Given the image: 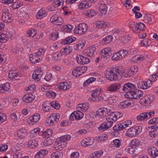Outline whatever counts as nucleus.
<instances>
[{"mask_svg": "<svg viewBox=\"0 0 158 158\" xmlns=\"http://www.w3.org/2000/svg\"><path fill=\"white\" fill-rule=\"evenodd\" d=\"M113 39V37L112 35H108L102 40V42L103 44H107L110 43Z\"/></svg>", "mask_w": 158, "mask_h": 158, "instance_id": "nucleus-40", "label": "nucleus"}, {"mask_svg": "<svg viewBox=\"0 0 158 158\" xmlns=\"http://www.w3.org/2000/svg\"><path fill=\"white\" fill-rule=\"evenodd\" d=\"M111 126V123H109L107 121L106 122H104L101 124L98 127V129L100 131H103L106 130Z\"/></svg>", "mask_w": 158, "mask_h": 158, "instance_id": "nucleus-25", "label": "nucleus"}, {"mask_svg": "<svg viewBox=\"0 0 158 158\" xmlns=\"http://www.w3.org/2000/svg\"><path fill=\"white\" fill-rule=\"evenodd\" d=\"M84 114L78 110L77 111H75L72 113L70 116L69 118L71 120H80L83 118Z\"/></svg>", "mask_w": 158, "mask_h": 158, "instance_id": "nucleus-12", "label": "nucleus"}, {"mask_svg": "<svg viewBox=\"0 0 158 158\" xmlns=\"http://www.w3.org/2000/svg\"><path fill=\"white\" fill-rule=\"evenodd\" d=\"M104 110L103 108H99L97 111V116L100 117L105 116V114H104Z\"/></svg>", "mask_w": 158, "mask_h": 158, "instance_id": "nucleus-60", "label": "nucleus"}, {"mask_svg": "<svg viewBox=\"0 0 158 158\" xmlns=\"http://www.w3.org/2000/svg\"><path fill=\"white\" fill-rule=\"evenodd\" d=\"M47 15V13L45 10L41 9L38 11L36 16L38 19H41L44 18Z\"/></svg>", "mask_w": 158, "mask_h": 158, "instance_id": "nucleus-26", "label": "nucleus"}, {"mask_svg": "<svg viewBox=\"0 0 158 158\" xmlns=\"http://www.w3.org/2000/svg\"><path fill=\"white\" fill-rule=\"evenodd\" d=\"M92 94L91 96L94 98L98 97V99H100L101 97L100 96V94L102 92L101 89L99 88H98L95 90H92Z\"/></svg>", "mask_w": 158, "mask_h": 158, "instance_id": "nucleus-29", "label": "nucleus"}, {"mask_svg": "<svg viewBox=\"0 0 158 158\" xmlns=\"http://www.w3.org/2000/svg\"><path fill=\"white\" fill-rule=\"evenodd\" d=\"M124 69L120 67V70L121 71V77L123 76L124 77H129L133 75V73L129 70L125 72H124Z\"/></svg>", "mask_w": 158, "mask_h": 158, "instance_id": "nucleus-30", "label": "nucleus"}, {"mask_svg": "<svg viewBox=\"0 0 158 158\" xmlns=\"http://www.w3.org/2000/svg\"><path fill=\"white\" fill-rule=\"evenodd\" d=\"M58 32L57 31L53 32L50 34V40L54 41L58 38Z\"/></svg>", "mask_w": 158, "mask_h": 158, "instance_id": "nucleus-53", "label": "nucleus"}, {"mask_svg": "<svg viewBox=\"0 0 158 158\" xmlns=\"http://www.w3.org/2000/svg\"><path fill=\"white\" fill-rule=\"evenodd\" d=\"M63 54L61 53L60 50L59 52H56L53 53V57L54 59L56 60H60L62 58Z\"/></svg>", "mask_w": 158, "mask_h": 158, "instance_id": "nucleus-44", "label": "nucleus"}, {"mask_svg": "<svg viewBox=\"0 0 158 158\" xmlns=\"http://www.w3.org/2000/svg\"><path fill=\"white\" fill-rule=\"evenodd\" d=\"M106 120L109 123H111V126H112L113 123V122L116 121L117 120L114 112H111L109 115H108V116L106 117Z\"/></svg>", "mask_w": 158, "mask_h": 158, "instance_id": "nucleus-24", "label": "nucleus"}, {"mask_svg": "<svg viewBox=\"0 0 158 158\" xmlns=\"http://www.w3.org/2000/svg\"><path fill=\"white\" fill-rule=\"evenodd\" d=\"M122 58H124L128 54V51L126 50H121L119 51Z\"/></svg>", "mask_w": 158, "mask_h": 158, "instance_id": "nucleus-64", "label": "nucleus"}, {"mask_svg": "<svg viewBox=\"0 0 158 158\" xmlns=\"http://www.w3.org/2000/svg\"><path fill=\"white\" fill-rule=\"evenodd\" d=\"M147 113L144 112L140 114L137 117V120L139 121H141L148 118Z\"/></svg>", "mask_w": 158, "mask_h": 158, "instance_id": "nucleus-33", "label": "nucleus"}, {"mask_svg": "<svg viewBox=\"0 0 158 158\" xmlns=\"http://www.w3.org/2000/svg\"><path fill=\"white\" fill-rule=\"evenodd\" d=\"M51 106L56 109H58L60 107L59 104L56 101H53L52 102H51Z\"/></svg>", "mask_w": 158, "mask_h": 158, "instance_id": "nucleus-63", "label": "nucleus"}, {"mask_svg": "<svg viewBox=\"0 0 158 158\" xmlns=\"http://www.w3.org/2000/svg\"><path fill=\"white\" fill-rule=\"evenodd\" d=\"M76 59L77 62L80 64H87L90 61L89 57L85 54L84 52L82 55H77Z\"/></svg>", "mask_w": 158, "mask_h": 158, "instance_id": "nucleus-6", "label": "nucleus"}, {"mask_svg": "<svg viewBox=\"0 0 158 158\" xmlns=\"http://www.w3.org/2000/svg\"><path fill=\"white\" fill-rule=\"evenodd\" d=\"M134 99H137V98H140L143 95V93L142 91L140 90L136 89L134 90Z\"/></svg>", "mask_w": 158, "mask_h": 158, "instance_id": "nucleus-49", "label": "nucleus"}, {"mask_svg": "<svg viewBox=\"0 0 158 158\" xmlns=\"http://www.w3.org/2000/svg\"><path fill=\"white\" fill-rule=\"evenodd\" d=\"M92 6L91 2L89 1H84L78 5V8L80 10H84Z\"/></svg>", "mask_w": 158, "mask_h": 158, "instance_id": "nucleus-17", "label": "nucleus"}, {"mask_svg": "<svg viewBox=\"0 0 158 158\" xmlns=\"http://www.w3.org/2000/svg\"><path fill=\"white\" fill-rule=\"evenodd\" d=\"M121 73L120 67L118 66L108 68L105 72V77L107 80L111 81L118 80L121 77Z\"/></svg>", "mask_w": 158, "mask_h": 158, "instance_id": "nucleus-1", "label": "nucleus"}, {"mask_svg": "<svg viewBox=\"0 0 158 158\" xmlns=\"http://www.w3.org/2000/svg\"><path fill=\"white\" fill-rule=\"evenodd\" d=\"M37 33V31L34 29L28 30L26 33L27 36L29 37H33L35 36Z\"/></svg>", "mask_w": 158, "mask_h": 158, "instance_id": "nucleus-38", "label": "nucleus"}, {"mask_svg": "<svg viewBox=\"0 0 158 158\" xmlns=\"http://www.w3.org/2000/svg\"><path fill=\"white\" fill-rule=\"evenodd\" d=\"M71 87V83L69 81H66L59 83L58 87L60 89L65 90L70 89Z\"/></svg>", "mask_w": 158, "mask_h": 158, "instance_id": "nucleus-18", "label": "nucleus"}, {"mask_svg": "<svg viewBox=\"0 0 158 158\" xmlns=\"http://www.w3.org/2000/svg\"><path fill=\"white\" fill-rule=\"evenodd\" d=\"M70 139L71 136L69 135H64L57 138L54 143V149L56 150H62L66 146V141Z\"/></svg>", "mask_w": 158, "mask_h": 158, "instance_id": "nucleus-2", "label": "nucleus"}, {"mask_svg": "<svg viewBox=\"0 0 158 158\" xmlns=\"http://www.w3.org/2000/svg\"><path fill=\"white\" fill-rule=\"evenodd\" d=\"M134 90L128 92L125 94L126 98L129 99H134Z\"/></svg>", "mask_w": 158, "mask_h": 158, "instance_id": "nucleus-51", "label": "nucleus"}, {"mask_svg": "<svg viewBox=\"0 0 158 158\" xmlns=\"http://www.w3.org/2000/svg\"><path fill=\"white\" fill-rule=\"evenodd\" d=\"M150 57V55L136 56L133 57V59L136 60L137 62H139L148 59Z\"/></svg>", "mask_w": 158, "mask_h": 158, "instance_id": "nucleus-31", "label": "nucleus"}, {"mask_svg": "<svg viewBox=\"0 0 158 158\" xmlns=\"http://www.w3.org/2000/svg\"><path fill=\"white\" fill-rule=\"evenodd\" d=\"M38 145L37 142L35 139L30 140L28 143L29 147L31 148H33L37 146Z\"/></svg>", "mask_w": 158, "mask_h": 158, "instance_id": "nucleus-52", "label": "nucleus"}, {"mask_svg": "<svg viewBox=\"0 0 158 158\" xmlns=\"http://www.w3.org/2000/svg\"><path fill=\"white\" fill-rule=\"evenodd\" d=\"M88 28L87 24L83 23L80 24L76 26L75 28L74 32L76 34H83L86 32Z\"/></svg>", "mask_w": 158, "mask_h": 158, "instance_id": "nucleus-4", "label": "nucleus"}, {"mask_svg": "<svg viewBox=\"0 0 158 158\" xmlns=\"http://www.w3.org/2000/svg\"><path fill=\"white\" fill-rule=\"evenodd\" d=\"M130 37L127 35L120 36L119 37V39L120 41V42L123 44H126L129 42L130 40Z\"/></svg>", "mask_w": 158, "mask_h": 158, "instance_id": "nucleus-36", "label": "nucleus"}, {"mask_svg": "<svg viewBox=\"0 0 158 158\" xmlns=\"http://www.w3.org/2000/svg\"><path fill=\"white\" fill-rule=\"evenodd\" d=\"M137 25V31H139V32L143 30L144 29V25L141 23H136Z\"/></svg>", "mask_w": 158, "mask_h": 158, "instance_id": "nucleus-59", "label": "nucleus"}, {"mask_svg": "<svg viewBox=\"0 0 158 158\" xmlns=\"http://www.w3.org/2000/svg\"><path fill=\"white\" fill-rule=\"evenodd\" d=\"M137 86L138 88L139 89H145L148 88L147 82L145 81L139 82L137 84Z\"/></svg>", "mask_w": 158, "mask_h": 158, "instance_id": "nucleus-42", "label": "nucleus"}, {"mask_svg": "<svg viewBox=\"0 0 158 158\" xmlns=\"http://www.w3.org/2000/svg\"><path fill=\"white\" fill-rule=\"evenodd\" d=\"M60 117L59 114L57 113L52 114L47 119V122L50 125L53 126L59 120Z\"/></svg>", "mask_w": 158, "mask_h": 158, "instance_id": "nucleus-11", "label": "nucleus"}, {"mask_svg": "<svg viewBox=\"0 0 158 158\" xmlns=\"http://www.w3.org/2000/svg\"><path fill=\"white\" fill-rule=\"evenodd\" d=\"M103 152L102 150H99L93 153L90 155L92 158H98L103 154Z\"/></svg>", "mask_w": 158, "mask_h": 158, "instance_id": "nucleus-47", "label": "nucleus"}, {"mask_svg": "<svg viewBox=\"0 0 158 158\" xmlns=\"http://www.w3.org/2000/svg\"><path fill=\"white\" fill-rule=\"evenodd\" d=\"M148 154L152 158H155L158 156V150L154 147H150L148 150Z\"/></svg>", "mask_w": 158, "mask_h": 158, "instance_id": "nucleus-19", "label": "nucleus"}, {"mask_svg": "<svg viewBox=\"0 0 158 158\" xmlns=\"http://www.w3.org/2000/svg\"><path fill=\"white\" fill-rule=\"evenodd\" d=\"M96 140L98 141H104L107 139V135L106 134H102L96 136L95 137Z\"/></svg>", "mask_w": 158, "mask_h": 158, "instance_id": "nucleus-46", "label": "nucleus"}, {"mask_svg": "<svg viewBox=\"0 0 158 158\" xmlns=\"http://www.w3.org/2000/svg\"><path fill=\"white\" fill-rule=\"evenodd\" d=\"M140 143V141L139 139H132L130 144V145L134 148L139 146Z\"/></svg>", "mask_w": 158, "mask_h": 158, "instance_id": "nucleus-48", "label": "nucleus"}, {"mask_svg": "<svg viewBox=\"0 0 158 158\" xmlns=\"http://www.w3.org/2000/svg\"><path fill=\"white\" fill-rule=\"evenodd\" d=\"M152 16L150 15H147L144 17L143 21L146 23L151 24L153 23L152 21Z\"/></svg>", "mask_w": 158, "mask_h": 158, "instance_id": "nucleus-43", "label": "nucleus"}, {"mask_svg": "<svg viewBox=\"0 0 158 158\" xmlns=\"http://www.w3.org/2000/svg\"><path fill=\"white\" fill-rule=\"evenodd\" d=\"M135 89V85L131 83L125 84L123 85V90L126 93L131 91L134 90Z\"/></svg>", "mask_w": 158, "mask_h": 158, "instance_id": "nucleus-22", "label": "nucleus"}, {"mask_svg": "<svg viewBox=\"0 0 158 158\" xmlns=\"http://www.w3.org/2000/svg\"><path fill=\"white\" fill-rule=\"evenodd\" d=\"M64 2V1L63 0H56L54 1L52 3L53 5L57 8L61 5H63Z\"/></svg>", "mask_w": 158, "mask_h": 158, "instance_id": "nucleus-54", "label": "nucleus"}, {"mask_svg": "<svg viewBox=\"0 0 158 158\" xmlns=\"http://www.w3.org/2000/svg\"><path fill=\"white\" fill-rule=\"evenodd\" d=\"M111 49L110 48L107 47L102 49L100 53L102 59L106 61L110 57V53L111 52Z\"/></svg>", "mask_w": 158, "mask_h": 158, "instance_id": "nucleus-10", "label": "nucleus"}, {"mask_svg": "<svg viewBox=\"0 0 158 158\" xmlns=\"http://www.w3.org/2000/svg\"><path fill=\"white\" fill-rule=\"evenodd\" d=\"M8 77L10 79L13 80H17L20 77V73L16 70H11L9 72Z\"/></svg>", "mask_w": 158, "mask_h": 158, "instance_id": "nucleus-13", "label": "nucleus"}, {"mask_svg": "<svg viewBox=\"0 0 158 158\" xmlns=\"http://www.w3.org/2000/svg\"><path fill=\"white\" fill-rule=\"evenodd\" d=\"M46 95L48 98L53 99L56 97V94L54 92L50 90L47 92Z\"/></svg>", "mask_w": 158, "mask_h": 158, "instance_id": "nucleus-55", "label": "nucleus"}, {"mask_svg": "<svg viewBox=\"0 0 158 158\" xmlns=\"http://www.w3.org/2000/svg\"><path fill=\"white\" fill-rule=\"evenodd\" d=\"M109 23L107 22H105L102 21H97L96 23V27L98 28H105L109 26Z\"/></svg>", "mask_w": 158, "mask_h": 158, "instance_id": "nucleus-27", "label": "nucleus"}, {"mask_svg": "<svg viewBox=\"0 0 158 158\" xmlns=\"http://www.w3.org/2000/svg\"><path fill=\"white\" fill-rule=\"evenodd\" d=\"M84 46L83 42L81 41H79L73 46L75 50H79L83 48Z\"/></svg>", "mask_w": 158, "mask_h": 158, "instance_id": "nucleus-39", "label": "nucleus"}, {"mask_svg": "<svg viewBox=\"0 0 158 158\" xmlns=\"http://www.w3.org/2000/svg\"><path fill=\"white\" fill-rule=\"evenodd\" d=\"M85 15L89 17H92L96 15L95 10L94 9L88 10L85 11Z\"/></svg>", "mask_w": 158, "mask_h": 158, "instance_id": "nucleus-41", "label": "nucleus"}, {"mask_svg": "<svg viewBox=\"0 0 158 158\" xmlns=\"http://www.w3.org/2000/svg\"><path fill=\"white\" fill-rule=\"evenodd\" d=\"M122 59L119 52L114 54L112 57V60L114 61H117Z\"/></svg>", "mask_w": 158, "mask_h": 158, "instance_id": "nucleus-56", "label": "nucleus"}, {"mask_svg": "<svg viewBox=\"0 0 158 158\" xmlns=\"http://www.w3.org/2000/svg\"><path fill=\"white\" fill-rule=\"evenodd\" d=\"M120 86V84H113L107 88L108 90L112 91H115L119 89Z\"/></svg>", "mask_w": 158, "mask_h": 158, "instance_id": "nucleus-32", "label": "nucleus"}, {"mask_svg": "<svg viewBox=\"0 0 158 158\" xmlns=\"http://www.w3.org/2000/svg\"><path fill=\"white\" fill-rule=\"evenodd\" d=\"M51 23L56 25H62L64 22L63 19L58 15L55 14L53 15L50 18Z\"/></svg>", "mask_w": 158, "mask_h": 158, "instance_id": "nucleus-7", "label": "nucleus"}, {"mask_svg": "<svg viewBox=\"0 0 158 158\" xmlns=\"http://www.w3.org/2000/svg\"><path fill=\"white\" fill-rule=\"evenodd\" d=\"M6 35L5 34L2 33L0 35V42L5 43L7 42Z\"/></svg>", "mask_w": 158, "mask_h": 158, "instance_id": "nucleus-62", "label": "nucleus"}, {"mask_svg": "<svg viewBox=\"0 0 158 158\" xmlns=\"http://www.w3.org/2000/svg\"><path fill=\"white\" fill-rule=\"evenodd\" d=\"M151 41L150 40L145 39H144L140 43L141 45L142 46H149L151 44Z\"/></svg>", "mask_w": 158, "mask_h": 158, "instance_id": "nucleus-50", "label": "nucleus"}, {"mask_svg": "<svg viewBox=\"0 0 158 158\" xmlns=\"http://www.w3.org/2000/svg\"><path fill=\"white\" fill-rule=\"evenodd\" d=\"M132 122L131 120H128L125 121L124 123H122V126L121 127L123 128V129L127 127H130L131 125Z\"/></svg>", "mask_w": 158, "mask_h": 158, "instance_id": "nucleus-57", "label": "nucleus"}, {"mask_svg": "<svg viewBox=\"0 0 158 158\" xmlns=\"http://www.w3.org/2000/svg\"><path fill=\"white\" fill-rule=\"evenodd\" d=\"M29 60L32 63L36 64L40 62L42 60V57L35 53L30 55Z\"/></svg>", "mask_w": 158, "mask_h": 158, "instance_id": "nucleus-14", "label": "nucleus"}, {"mask_svg": "<svg viewBox=\"0 0 158 158\" xmlns=\"http://www.w3.org/2000/svg\"><path fill=\"white\" fill-rule=\"evenodd\" d=\"M43 72L41 69H36L33 74L32 78L37 81H40L42 77Z\"/></svg>", "mask_w": 158, "mask_h": 158, "instance_id": "nucleus-16", "label": "nucleus"}, {"mask_svg": "<svg viewBox=\"0 0 158 158\" xmlns=\"http://www.w3.org/2000/svg\"><path fill=\"white\" fill-rule=\"evenodd\" d=\"M95 50V47L92 46L85 50L83 52L85 54L90 57L93 56Z\"/></svg>", "mask_w": 158, "mask_h": 158, "instance_id": "nucleus-20", "label": "nucleus"}, {"mask_svg": "<svg viewBox=\"0 0 158 158\" xmlns=\"http://www.w3.org/2000/svg\"><path fill=\"white\" fill-rule=\"evenodd\" d=\"M76 40L75 37L72 38L71 36H69L66 38L64 40V43L65 44H69L74 41Z\"/></svg>", "mask_w": 158, "mask_h": 158, "instance_id": "nucleus-58", "label": "nucleus"}, {"mask_svg": "<svg viewBox=\"0 0 158 158\" xmlns=\"http://www.w3.org/2000/svg\"><path fill=\"white\" fill-rule=\"evenodd\" d=\"M73 28V25L70 24H68L62 26L61 29L65 32H70Z\"/></svg>", "mask_w": 158, "mask_h": 158, "instance_id": "nucleus-35", "label": "nucleus"}, {"mask_svg": "<svg viewBox=\"0 0 158 158\" xmlns=\"http://www.w3.org/2000/svg\"><path fill=\"white\" fill-rule=\"evenodd\" d=\"M122 125L121 124H119L115 125L113 127V130L116 132H117L123 129V128L121 127Z\"/></svg>", "mask_w": 158, "mask_h": 158, "instance_id": "nucleus-61", "label": "nucleus"}, {"mask_svg": "<svg viewBox=\"0 0 158 158\" xmlns=\"http://www.w3.org/2000/svg\"><path fill=\"white\" fill-rule=\"evenodd\" d=\"M43 136H44L45 138L48 139L52 136V131L51 129H48L46 131H43Z\"/></svg>", "mask_w": 158, "mask_h": 158, "instance_id": "nucleus-45", "label": "nucleus"}, {"mask_svg": "<svg viewBox=\"0 0 158 158\" xmlns=\"http://www.w3.org/2000/svg\"><path fill=\"white\" fill-rule=\"evenodd\" d=\"M36 89V86L34 85H31L28 87L25 88V89L26 91H30V93L24 95L23 97V99H35V97L33 96L31 93L35 91Z\"/></svg>", "mask_w": 158, "mask_h": 158, "instance_id": "nucleus-9", "label": "nucleus"}, {"mask_svg": "<svg viewBox=\"0 0 158 158\" xmlns=\"http://www.w3.org/2000/svg\"><path fill=\"white\" fill-rule=\"evenodd\" d=\"M1 19L5 23L11 22L13 20V17L9 13L8 10L6 8L3 10Z\"/></svg>", "mask_w": 158, "mask_h": 158, "instance_id": "nucleus-8", "label": "nucleus"}, {"mask_svg": "<svg viewBox=\"0 0 158 158\" xmlns=\"http://www.w3.org/2000/svg\"><path fill=\"white\" fill-rule=\"evenodd\" d=\"M87 68L86 66H81L76 67L73 69V75L75 77H78L85 73L87 70Z\"/></svg>", "mask_w": 158, "mask_h": 158, "instance_id": "nucleus-5", "label": "nucleus"}, {"mask_svg": "<svg viewBox=\"0 0 158 158\" xmlns=\"http://www.w3.org/2000/svg\"><path fill=\"white\" fill-rule=\"evenodd\" d=\"M98 8L99 14L103 16L105 15L107 11V7L105 3L103 2H102L98 5Z\"/></svg>", "mask_w": 158, "mask_h": 158, "instance_id": "nucleus-15", "label": "nucleus"}, {"mask_svg": "<svg viewBox=\"0 0 158 158\" xmlns=\"http://www.w3.org/2000/svg\"><path fill=\"white\" fill-rule=\"evenodd\" d=\"M120 105L123 108H126L134 105V102L131 99L125 100L120 103Z\"/></svg>", "mask_w": 158, "mask_h": 158, "instance_id": "nucleus-23", "label": "nucleus"}, {"mask_svg": "<svg viewBox=\"0 0 158 158\" xmlns=\"http://www.w3.org/2000/svg\"><path fill=\"white\" fill-rule=\"evenodd\" d=\"M27 132L25 129H21L18 131L17 133L18 136L19 138H24L27 135Z\"/></svg>", "mask_w": 158, "mask_h": 158, "instance_id": "nucleus-37", "label": "nucleus"}, {"mask_svg": "<svg viewBox=\"0 0 158 158\" xmlns=\"http://www.w3.org/2000/svg\"><path fill=\"white\" fill-rule=\"evenodd\" d=\"M40 115L39 114H36L31 116L29 118V119L33 123L32 124L37 122L40 118Z\"/></svg>", "mask_w": 158, "mask_h": 158, "instance_id": "nucleus-34", "label": "nucleus"}, {"mask_svg": "<svg viewBox=\"0 0 158 158\" xmlns=\"http://www.w3.org/2000/svg\"><path fill=\"white\" fill-rule=\"evenodd\" d=\"M10 87V84L7 82L2 85L0 86V93L6 92L9 90Z\"/></svg>", "mask_w": 158, "mask_h": 158, "instance_id": "nucleus-28", "label": "nucleus"}, {"mask_svg": "<svg viewBox=\"0 0 158 158\" xmlns=\"http://www.w3.org/2000/svg\"><path fill=\"white\" fill-rule=\"evenodd\" d=\"M94 139L93 138L88 137L87 138H85L81 142V145L84 147L91 145L94 143Z\"/></svg>", "mask_w": 158, "mask_h": 158, "instance_id": "nucleus-21", "label": "nucleus"}, {"mask_svg": "<svg viewBox=\"0 0 158 158\" xmlns=\"http://www.w3.org/2000/svg\"><path fill=\"white\" fill-rule=\"evenodd\" d=\"M142 130V127L140 126H135L134 128L131 127L127 131L126 135L128 137H132L140 133Z\"/></svg>", "mask_w": 158, "mask_h": 158, "instance_id": "nucleus-3", "label": "nucleus"}]
</instances>
